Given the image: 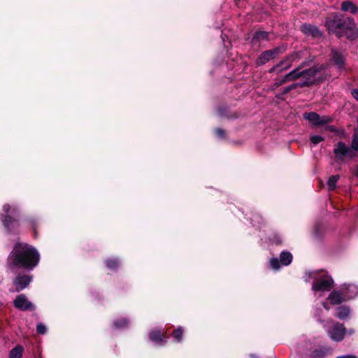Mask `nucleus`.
Returning <instances> with one entry per match:
<instances>
[{
  "label": "nucleus",
  "mask_w": 358,
  "mask_h": 358,
  "mask_svg": "<svg viewBox=\"0 0 358 358\" xmlns=\"http://www.w3.org/2000/svg\"><path fill=\"white\" fill-rule=\"evenodd\" d=\"M224 110H225L224 108H218L217 113H218L219 115L224 116L225 115L224 114Z\"/></svg>",
  "instance_id": "42"
},
{
  "label": "nucleus",
  "mask_w": 358,
  "mask_h": 358,
  "mask_svg": "<svg viewBox=\"0 0 358 358\" xmlns=\"http://www.w3.org/2000/svg\"><path fill=\"white\" fill-rule=\"evenodd\" d=\"M31 281L32 275L27 274H19L14 278L13 282L15 289H10V292H19L27 287Z\"/></svg>",
  "instance_id": "10"
},
{
  "label": "nucleus",
  "mask_w": 358,
  "mask_h": 358,
  "mask_svg": "<svg viewBox=\"0 0 358 358\" xmlns=\"http://www.w3.org/2000/svg\"><path fill=\"white\" fill-rule=\"evenodd\" d=\"M325 26L329 33L335 34L337 37L347 36L354 40L358 37V29L352 17H345L341 13H334L326 18Z\"/></svg>",
  "instance_id": "2"
},
{
  "label": "nucleus",
  "mask_w": 358,
  "mask_h": 358,
  "mask_svg": "<svg viewBox=\"0 0 358 358\" xmlns=\"http://www.w3.org/2000/svg\"><path fill=\"white\" fill-rule=\"evenodd\" d=\"M303 279L305 282L310 280L312 282V291L317 299L326 295L333 287L334 281L329 273L324 270L310 271L306 272Z\"/></svg>",
  "instance_id": "3"
},
{
  "label": "nucleus",
  "mask_w": 358,
  "mask_h": 358,
  "mask_svg": "<svg viewBox=\"0 0 358 358\" xmlns=\"http://www.w3.org/2000/svg\"><path fill=\"white\" fill-rule=\"evenodd\" d=\"M352 96L358 101V89H354L352 90Z\"/></svg>",
  "instance_id": "41"
},
{
  "label": "nucleus",
  "mask_w": 358,
  "mask_h": 358,
  "mask_svg": "<svg viewBox=\"0 0 358 358\" xmlns=\"http://www.w3.org/2000/svg\"><path fill=\"white\" fill-rule=\"evenodd\" d=\"M105 264L108 269L115 271L120 266V261L117 257H111L106 259Z\"/></svg>",
  "instance_id": "25"
},
{
  "label": "nucleus",
  "mask_w": 358,
  "mask_h": 358,
  "mask_svg": "<svg viewBox=\"0 0 358 358\" xmlns=\"http://www.w3.org/2000/svg\"><path fill=\"white\" fill-rule=\"evenodd\" d=\"M324 137L321 135H312L310 137V142L314 145H317L324 141Z\"/></svg>",
  "instance_id": "32"
},
{
  "label": "nucleus",
  "mask_w": 358,
  "mask_h": 358,
  "mask_svg": "<svg viewBox=\"0 0 358 358\" xmlns=\"http://www.w3.org/2000/svg\"><path fill=\"white\" fill-rule=\"evenodd\" d=\"M302 55L303 52L301 51L294 52L289 54L284 59L271 68L268 72L270 73L278 74L289 69L292 66L293 62H298L302 57Z\"/></svg>",
  "instance_id": "6"
},
{
  "label": "nucleus",
  "mask_w": 358,
  "mask_h": 358,
  "mask_svg": "<svg viewBox=\"0 0 358 358\" xmlns=\"http://www.w3.org/2000/svg\"><path fill=\"white\" fill-rule=\"evenodd\" d=\"M271 241L273 243L276 244V245H280V244H281L282 243V238L278 234L273 235L272 239H271Z\"/></svg>",
  "instance_id": "36"
},
{
  "label": "nucleus",
  "mask_w": 358,
  "mask_h": 358,
  "mask_svg": "<svg viewBox=\"0 0 358 358\" xmlns=\"http://www.w3.org/2000/svg\"><path fill=\"white\" fill-rule=\"evenodd\" d=\"M327 299L332 305H338L344 301H347L341 289L340 290L332 291L329 294Z\"/></svg>",
  "instance_id": "15"
},
{
  "label": "nucleus",
  "mask_w": 358,
  "mask_h": 358,
  "mask_svg": "<svg viewBox=\"0 0 358 358\" xmlns=\"http://www.w3.org/2000/svg\"><path fill=\"white\" fill-rule=\"evenodd\" d=\"M308 65L307 62H303L296 68L285 75V78L288 81L295 80L302 77V69Z\"/></svg>",
  "instance_id": "14"
},
{
  "label": "nucleus",
  "mask_w": 358,
  "mask_h": 358,
  "mask_svg": "<svg viewBox=\"0 0 358 358\" xmlns=\"http://www.w3.org/2000/svg\"><path fill=\"white\" fill-rule=\"evenodd\" d=\"M269 266L273 270H279L280 268V259H278L277 257H273L270 259L269 262Z\"/></svg>",
  "instance_id": "30"
},
{
  "label": "nucleus",
  "mask_w": 358,
  "mask_h": 358,
  "mask_svg": "<svg viewBox=\"0 0 358 358\" xmlns=\"http://www.w3.org/2000/svg\"><path fill=\"white\" fill-rule=\"evenodd\" d=\"M303 117L315 127L326 125L332 121L331 117L327 115L321 116L315 112L304 113Z\"/></svg>",
  "instance_id": "8"
},
{
  "label": "nucleus",
  "mask_w": 358,
  "mask_h": 358,
  "mask_svg": "<svg viewBox=\"0 0 358 358\" xmlns=\"http://www.w3.org/2000/svg\"><path fill=\"white\" fill-rule=\"evenodd\" d=\"M341 9L343 12H349L351 14H356L358 11V7L350 1H343L341 5Z\"/></svg>",
  "instance_id": "23"
},
{
  "label": "nucleus",
  "mask_w": 358,
  "mask_h": 358,
  "mask_svg": "<svg viewBox=\"0 0 358 358\" xmlns=\"http://www.w3.org/2000/svg\"><path fill=\"white\" fill-rule=\"evenodd\" d=\"M347 332L348 333L349 335H352L355 334V331L354 329H349Z\"/></svg>",
  "instance_id": "44"
},
{
  "label": "nucleus",
  "mask_w": 358,
  "mask_h": 358,
  "mask_svg": "<svg viewBox=\"0 0 358 358\" xmlns=\"http://www.w3.org/2000/svg\"><path fill=\"white\" fill-rule=\"evenodd\" d=\"M183 329L182 327H178L173 332V337L177 343H180L182 340Z\"/></svg>",
  "instance_id": "29"
},
{
  "label": "nucleus",
  "mask_w": 358,
  "mask_h": 358,
  "mask_svg": "<svg viewBox=\"0 0 358 358\" xmlns=\"http://www.w3.org/2000/svg\"><path fill=\"white\" fill-rule=\"evenodd\" d=\"M339 176L338 175H334V176H331L328 181H327V185H328V189L329 190L331 191V190H334L336 187V184H337V182L339 179Z\"/></svg>",
  "instance_id": "28"
},
{
  "label": "nucleus",
  "mask_w": 358,
  "mask_h": 358,
  "mask_svg": "<svg viewBox=\"0 0 358 358\" xmlns=\"http://www.w3.org/2000/svg\"><path fill=\"white\" fill-rule=\"evenodd\" d=\"M287 82H289L288 80H286L285 78V76H283L282 78H278L276 80L275 85H281Z\"/></svg>",
  "instance_id": "38"
},
{
  "label": "nucleus",
  "mask_w": 358,
  "mask_h": 358,
  "mask_svg": "<svg viewBox=\"0 0 358 358\" xmlns=\"http://www.w3.org/2000/svg\"><path fill=\"white\" fill-rule=\"evenodd\" d=\"M2 210L1 220L7 231L10 233L18 226L17 218L20 212V206L16 203H6L3 206Z\"/></svg>",
  "instance_id": "5"
},
{
  "label": "nucleus",
  "mask_w": 358,
  "mask_h": 358,
  "mask_svg": "<svg viewBox=\"0 0 358 358\" xmlns=\"http://www.w3.org/2000/svg\"><path fill=\"white\" fill-rule=\"evenodd\" d=\"M323 310L322 308H315L314 310V316L315 318H317V321L320 322H322L323 320H322V313Z\"/></svg>",
  "instance_id": "34"
},
{
  "label": "nucleus",
  "mask_w": 358,
  "mask_h": 358,
  "mask_svg": "<svg viewBox=\"0 0 358 358\" xmlns=\"http://www.w3.org/2000/svg\"><path fill=\"white\" fill-rule=\"evenodd\" d=\"M129 320L126 317H120L113 320V327L117 330L125 329L129 325Z\"/></svg>",
  "instance_id": "22"
},
{
  "label": "nucleus",
  "mask_w": 358,
  "mask_h": 358,
  "mask_svg": "<svg viewBox=\"0 0 358 358\" xmlns=\"http://www.w3.org/2000/svg\"><path fill=\"white\" fill-rule=\"evenodd\" d=\"M292 255L287 250H283L280 254V262L282 266H288L292 262Z\"/></svg>",
  "instance_id": "24"
},
{
  "label": "nucleus",
  "mask_w": 358,
  "mask_h": 358,
  "mask_svg": "<svg viewBox=\"0 0 358 358\" xmlns=\"http://www.w3.org/2000/svg\"><path fill=\"white\" fill-rule=\"evenodd\" d=\"M10 264L27 270H33L38 264L40 255L33 246L17 241L9 255Z\"/></svg>",
  "instance_id": "1"
},
{
  "label": "nucleus",
  "mask_w": 358,
  "mask_h": 358,
  "mask_svg": "<svg viewBox=\"0 0 358 358\" xmlns=\"http://www.w3.org/2000/svg\"><path fill=\"white\" fill-rule=\"evenodd\" d=\"M36 331L39 334L43 335L47 332V328L44 324L40 322L36 325Z\"/></svg>",
  "instance_id": "33"
},
{
  "label": "nucleus",
  "mask_w": 358,
  "mask_h": 358,
  "mask_svg": "<svg viewBox=\"0 0 358 358\" xmlns=\"http://www.w3.org/2000/svg\"><path fill=\"white\" fill-rule=\"evenodd\" d=\"M301 31L307 36H311L313 37H318L322 36V33L317 28V27L304 23L301 26Z\"/></svg>",
  "instance_id": "17"
},
{
  "label": "nucleus",
  "mask_w": 358,
  "mask_h": 358,
  "mask_svg": "<svg viewBox=\"0 0 358 358\" xmlns=\"http://www.w3.org/2000/svg\"><path fill=\"white\" fill-rule=\"evenodd\" d=\"M250 358H257V357L256 355H255L254 354H251V355H250Z\"/></svg>",
  "instance_id": "46"
},
{
  "label": "nucleus",
  "mask_w": 358,
  "mask_h": 358,
  "mask_svg": "<svg viewBox=\"0 0 358 358\" xmlns=\"http://www.w3.org/2000/svg\"><path fill=\"white\" fill-rule=\"evenodd\" d=\"M310 82H301V83H295L292 85L287 86L283 90V94L288 93L289 91L296 89L297 87H306L309 86Z\"/></svg>",
  "instance_id": "27"
},
{
  "label": "nucleus",
  "mask_w": 358,
  "mask_h": 358,
  "mask_svg": "<svg viewBox=\"0 0 358 358\" xmlns=\"http://www.w3.org/2000/svg\"><path fill=\"white\" fill-rule=\"evenodd\" d=\"M318 72L319 69L316 67H312L308 69L302 70V77L306 78V80L305 82H310V85L314 83L315 78Z\"/></svg>",
  "instance_id": "20"
},
{
  "label": "nucleus",
  "mask_w": 358,
  "mask_h": 358,
  "mask_svg": "<svg viewBox=\"0 0 358 358\" xmlns=\"http://www.w3.org/2000/svg\"><path fill=\"white\" fill-rule=\"evenodd\" d=\"M324 129L325 131H331V132H336V128L333 126V125H326L325 127L324 128Z\"/></svg>",
  "instance_id": "39"
},
{
  "label": "nucleus",
  "mask_w": 358,
  "mask_h": 358,
  "mask_svg": "<svg viewBox=\"0 0 358 358\" xmlns=\"http://www.w3.org/2000/svg\"><path fill=\"white\" fill-rule=\"evenodd\" d=\"M336 358H358L356 355H341L338 356Z\"/></svg>",
  "instance_id": "40"
},
{
  "label": "nucleus",
  "mask_w": 358,
  "mask_h": 358,
  "mask_svg": "<svg viewBox=\"0 0 358 358\" xmlns=\"http://www.w3.org/2000/svg\"><path fill=\"white\" fill-rule=\"evenodd\" d=\"M149 338L157 346H163L167 342V338L159 330L151 331Z\"/></svg>",
  "instance_id": "13"
},
{
  "label": "nucleus",
  "mask_w": 358,
  "mask_h": 358,
  "mask_svg": "<svg viewBox=\"0 0 358 358\" xmlns=\"http://www.w3.org/2000/svg\"><path fill=\"white\" fill-rule=\"evenodd\" d=\"M353 174L358 178V166L356 167V169L355 170Z\"/></svg>",
  "instance_id": "45"
},
{
  "label": "nucleus",
  "mask_w": 358,
  "mask_h": 358,
  "mask_svg": "<svg viewBox=\"0 0 358 358\" xmlns=\"http://www.w3.org/2000/svg\"><path fill=\"white\" fill-rule=\"evenodd\" d=\"M354 131H356L357 134H358V128H355Z\"/></svg>",
  "instance_id": "48"
},
{
  "label": "nucleus",
  "mask_w": 358,
  "mask_h": 358,
  "mask_svg": "<svg viewBox=\"0 0 358 358\" xmlns=\"http://www.w3.org/2000/svg\"><path fill=\"white\" fill-rule=\"evenodd\" d=\"M27 222L29 224L30 227L35 231L37 223L38 222V219H36V218H29V219L27 220Z\"/></svg>",
  "instance_id": "37"
},
{
  "label": "nucleus",
  "mask_w": 358,
  "mask_h": 358,
  "mask_svg": "<svg viewBox=\"0 0 358 358\" xmlns=\"http://www.w3.org/2000/svg\"><path fill=\"white\" fill-rule=\"evenodd\" d=\"M268 40V33L264 31H257L254 33L252 41L253 43H261Z\"/></svg>",
  "instance_id": "21"
},
{
  "label": "nucleus",
  "mask_w": 358,
  "mask_h": 358,
  "mask_svg": "<svg viewBox=\"0 0 358 358\" xmlns=\"http://www.w3.org/2000/svg\"><path fill=\"white\" fill-rule=\"evenodd\" d=\"M13 306L15 308L22 311H33L35 310L34 303L29 301L24 294L16 296L13 300Z\"/></svg>",
  "instance_id": "9"
},
{
  "label": "nucleus",
  "mask_w": 358,
  "mask_h": 358,
  "mask_svg": "<svg viewBox=\"0 0 358 358\" xmlns=\"http://www.w3.org/2000/svg\"><path fill=\"white\" fill-rule=\"evenodd\" d=\"M357 122H358V117H357Z\"/></svg>",
  "instance_id": "51"
},
{
  "label": "nucleus",
  "mask_w": 358,
  "mask_h": 358,
  "mask_svg": "<svg viewBox=\"0 0 358 358\" xmlns=\"http://www.w3.org/2000/svg\"><path fill=\"white\" fill-rule=\"evenodd\" d=\"M2 282V278L0 276V284Z\"/></svg>",
  "instance_id": "49"
},
{
  "label": "nucleus",
  "mask_w": 358,
  "mask_h": 358,
  "mask_svg": "<svg viewBox=\"0 0 358 358\" xmlns=\"http://www.w3.org/2000/svg\"><path fill=\"white\" fill-rule=\"evenodd\" d=\"M346 301L358 296V285L353 283H344L341 287Z\"/></svg>",
  "instance_id": "11"
},
{
  "label": "nucleus",
  "mask_w": 358,
  "mask_h": 358,
  "mask_svg": "<svg viewBox=\"0 0 358 358\" xmlns=\"http://www.w3.org/2000/svg\"><path fill=\"white\" fill-rule=\"evenodd\" d=\"M332 353V349L326 346H321L317 349H315L312 353V358H323L328 355Z\"/></svg>",
  "instance_id": "19"
},
{
  "label": "nucleus",
  "mask_w": 358,
  "mask_h": 358,
  "mask_svg": "<svg viewBox=\"0 0 358 358\" xmlns=\"http://www.w3.org/2000/svg\"><path fill=\"white\" fill-rule=\"evenodd\" d=\"M351 314V308L348 306H340L336 308L335 316L341 320H347Z\"/></svg>",
  "instance_id": "18"
},
{
  "label": "nucleus",
  "mask_w": 358,
  "mask_h": 358,
  "mask_svg": "<svg viewBox=\"0 0 358 358\" xmlns=\"http://www.w3.org/2000/svg\"><path fill=\"white\" fill-rule=\"evenodd\" d=\"M329 338L335 342H341L344 339L347 329L343 324L333 322L332 326L327 329Z\"/></svg>",
  "instance_id": "7"
},
{
  "label": "nucleus",
  "mask_w": 358,
  "mask_h": 358,
  "mask_svg": "<svg viewBox=\"0 0 358 358\" xmlns=\"http://www.w3.org/2000/svg\"><path fill=\"white\" fill-rule=\"evenodd\" d=\"M355 152H358V134L354 131L352 138V142L350 146H348L343 141H338L335 144L333 152L336 160L342 162L345 158L352 159L356 155Z\"/></svg>",
  "instance_id": "4"
},
{
  "label": "nucleus",
  "mask_w": 358,
  "mask_h": 358,
  "mask_svg": "<svg viewBox=\"0 0 358 358\" xmlns=\"http://www.w3.org/2000/svg\"><path fill=\"white\" fill-rule=\"evenodd\" d=\"M217 60L214 61V64H215V65H217Z\"/></svg>",
  "instance_id": "50"
},
{
  "label": "nucleus",
  "mask_w": 358,
  "mask_h": 358,
  "mask_svg": "<svg viewBox=\"0 0 358 358\" xmlns=\"http://www.w3.org/2000/svg\"><path fill=\"white\" fill-rule=\"evenodd\" d=\"M280 52V49L278 48L269 50H266L263 52L258 57L257 60V64L258 66L263 65L269 62L271 59H274Z\"/></svg>",
  "instance_id": "12"
},
{
  "label": "nucleus",
  "mask_w": 358,
  "mask_h": 358,
  "mask_svg": "<svg viewBox=\"0 0 358 358\" xmlns=\"http://www.w3.org/2000/svg\"><path fill=\"white\" fill-rule=\"evenodd\" d=\"M331 61L338 69H345V59L340 51L335 49L331 50Z\"/></svg>",
  "instance_id": "16"
},
{
  "label": "nucleus",
  "mask_w": 358,
  "mask_h": 358,
  "mask_svg": "<svg viewBox=\"0 0 358 358\" xmlns=\"http://www.w3.org/2000/svg\"><path fill=\"white\" fill-rule=\"evenodd\" d=\"M315 233L318 234V227L317 226L315 227Z\"/></svg>",
  "instance_id": "47"
},
{
  "label": "nucleus",
  "mask_w": 358,
  "mask_h": 358,
  "mask_svg": "<svg viewBox=\"0 0 358 358\" xmlns=\"http://www.w3.org/2000/svg\"><path fill=\"white\" fill-rule=\"evenodd\" d=\"M322 306H323V308L327 310L328 311L329 310V307L327 306V304L326 302H322Z\"/></svg>",
  "instance_id": "43"
},
{
  "label": "nucleus",
  "mask_w": 358,
  "mask_h": 358,
  "mask_svg": "<svg viewBox=\"0 0 358 358\" xmlns=\"http://www.w3.org/2000/svg\"><path fill=\"white\" fill-rule=\"evenodd\" d=\"M251 220L252 224L255 227L257 224H262L263 222V218L258 213H255L252 215V217L250 218Z\"/></svg>",
  "instance_id": "31"
},
{
  "label": "nucleus",
  "mask_w": 358,
  "mask_h": 358,
  "mask_svg": "<svg viewBox=\"0 0 358 358\" xmlns=\"http://www.w3.org/2000/svg\"><path fill=\"white\" fill-rule=\"evenodd\" d=\"M24 351V348L22 345H17L13 348L9 352V358H22Z\"/></svg>",
  "instance_id": "26"
},
{
  "label": "nucleus",
  "mask_w": 358,
  "mask_h": 358,
  "mask_svg": "<svg viewBox=\"0 0 358 358\" xmlns=\"http://www.w3.org/2000/svg\"><path fill=\"white\" fill-rule=\"evenodd\" d=\"M215 134L216 136L220 139L225 138V131L221 128H217L215 129Z\"/></svg>",
  "instance_id": "35"
}]
</instances>
